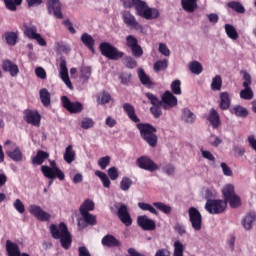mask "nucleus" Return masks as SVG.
<instances>
[{"label":"nucleus","instance_id":"f257e3e1","mask_svg":"<svg viewBox=\"0 0 256 256\" xmlns=\"http://www.w3.org/2000/svg\"><path fill=\"white\" fill-rule=\"evenodd\" d=\"M123 7L125 9H131L134 7L136 15L151 21V19H157L159 17V10L157 8H151L147 5V2L143 0H123Z\"/></svg>","mask_w":256,"mask_h":256},{"label":"nucleus","instance_id":"f03ea898","mask_svg":"<svg viewBox=\"0 0 256 256\" xmlns=\"http://www.w3.org/2000/svg\"><path fill=\"white\" fill-rule=\"evenodd\" d=\"M50 233L53 239H60V243L63 249H69V247H71V234L69 233V230L67 229V225H65V223L61 222L59 226L51 224Z\"/></svg>","mask_w":256,"mask_h":256},{"label":"nucleus","instance_id":"7ed1b4c3","mask_svg":"<svg viewBox=\"0 0 256 256\" xmlns=\"http://www.w3.org/2000/svg\"><path fill=\"white\" fill-rule=\"evenodd\" d=\"M137 129L140 131V136L150 147H157V128L148 123H138L136 125Z\"/></svg>","mask_w":256,"mask_h":256},{"label":"nucleus","instance_id":"20e7f679","mask_svg":"<svg viewBox=\"0 0 256 256\" xmlns=\"http://www.w3.org/2000/svg\"><path fill=\"white\" fill-rule=\"evenodd\" d=\"M205 210L210 215H221L227 210V201L221 199H208L205 204Z\"/></svg>","mask_w":256,"mask_h":256},{"label":"nucleus","instance_id":"39448f33","mask_svg":"<svg viewBox=\"0 0 256 256\" xmlns=\"http://www.w3.org/2000/svg\"><path fill=\"white\" fill-rule=\"evenodd\" d=\"M50 166H41V172L43 173L44 177L46 179H59L60 181H63L65 179V173L61 171L57 167V163L55 161H50Z\"/></svg>","mask_w":256,"mask_h":256},{"label":"nucleus","instance_id":"423d86ee","mask_svg":"<svg viewBox=\"0 0 256 256\" xmlns=\"http://www.w3.org/2000/svg\"><path fill=\"white\" fill-rule=\"evenodd\" d=\"M100 51L104 57L112 61H118V59H122L123 57V52L117 50V48L107 42L100 44Z\"/></svg>","mask_w":256,"mask_h":256},{"label":"nucleus","instance_id":"0eeeda50","mask_svg":"<svg viewBox=\"0 0 256 256\" xmlns=\"http://www.w3.org/2000/svg\"><path fill=\"white\" fill-rule=\"evenodd\" d=\"M24 36L28 39H32L33 41L37 42L38 45H40V47L47 46V41H45V38H43V36H41V34L37 32V26L25 25Z\"/></svg>","mask_w":256,"mask_h":256},{"label":"nucleus","instance_id":"6e6552de","mask_svg":"<svg viewBox=\"0 0 256 256\" xmlns=\"http://www.w3.org/2000/svg\"><path fill=\"white\" fill-rule=\"evenodd\" d=\"M145 95L152 105V107H150V112L152 113L153 117H155V119H159V117L163 115V111L161 109L163 107V104L161 100H159V98H157L151 92H147Z\"/></svg>","mask_w":256,"mask_h":256},{"label":"nucleus","instance_id":"1a4fd4ad","mask_svg":"<svg viewBox=\"0 0 256 256\" xmlns=\"http://www.w3.org/2000/svg\"><path fill=\"white\" fill-rule=\"evenodd\" d=\"M189 221L192 225L194 231H201V227L203 224V217L201 216V212L195 207H190L188 210Z\"/></svg>","mask_w":256,"mask_h":256},{"label":"nucleus","instance_id":"9d476101","mask_svg":"<svg viewBox=\"0 0 256 256\" xmlns=\"http://www.w3.org/2000/svg\"><path fill=\"white\" fill-rule=\"evenodd\" d=\"M122 19L127 27H130V29H134L135 31H140V33H143V25L139 24L137 18H135V15H133L131 12L124 11L122 13Z\"/></svg>","mask_w":256,"mask_h":256},{"label":"nucleus","instance_id":"9b49d317","mask_svg":"<svg viewBox=\"0 0 256 256\" xmlns=\"http://www.w3.org/2000/svg\"><path fill=\"white\" fill-rule=\"evenodd\" d=\"M29 213L31 215H33V217H35L36 219H38V221H49L51 219V214L45 210H43V208H41V206L39 205H35L32 204L29 206Z\"/></svg>","mask_w":256,"mask_h":256},{"label":"nucleus","instance_id":"f8f14e48","mask_svg":"<svg viewBox=\"0 0 256 256\" xmlns=\"http://www.w3.org/2000/svg\"><path fill=\"white\" fill-rule=\"evenodd\" d=\"M62 105L64 109H67L69 113H81L83 111V104L81 102H71L69 97H61Z\"/></svg>","mask_w":256,"mask_h":256},{"label":"nucleus","instance_id":"ddd939ff","mask_svg":"<svg viewBox=\"0 0 256 256\" xmlns=\"http://www.w3.org/2000/svg\"><path fill=\"white\" fill-rule=\"evenodd\" d=\"M137 165L140 169H144L145 171H150V173H153V171H157L159 169V166L151 160L148 156H141L137 159Z\"/></svg>","mask_w":256,"mask_h":256},{"label":"nucleus","instance_id":"4468645a","mask_svg":"<svg viewBox=\"0 0 256 256\" xmlns=\"http://www.w3.org/2000/svg\"><path fill=\"white\" fill-rule=\"evenodd\" d=\"M162 107L166 111H169V109H173V107H177V97L171 93V91L167 90L162 95Z\"/></svg>","mask_w":256,"mask_h":256},{"label":"nucleus","instance_id":"2eb2a0df","mask_svg":"<svg viewBox=\"0 0 256 256\" xmlns=\"http://www.w3.org/2000/svg\"><path fill=\"white\" fill-rule=\"evenodd\" d=\"M48 13L54 15L56 19H63V13H61V2L59 0H46Z\"/></svg>","mask_w":256,"mask_h":256},{"label":"nucleus","instance_id":"dca6fc26","mask_svg":"<svg viewBox=\"0 0 256 256\" xmlns=\"http://www.w3.org/2000/svg\"><path fill=\"white\" fill-rule=\"evenodd\" d=\"M24 119L29 125L39 127L41 125V114L35 110H25Z\"/></svg>","mask_w":256,"mask_h":256},{"label":"nucleus","instance_id":"f3484780","mask_svg":"<svg viewBox=\"0 0 256 256\" xmlns=\"http://www.w3.org/2000/svg\"><path fill=\"white\" fill-rule=\"evenodd\" d=\"M60 78L63 83L68 87V89L73 90V84L71 83V79L69 78V69H67V61L62 59L60 61Z\"/></svg>","mask_w":256,"mask_h":256},{"label":"nucleus","instance_id":"a211bd4d","mask_svg":"<svg viewBox=\"0 0 256 256\" xmlns=\"http://www.w3.org/2000/svg\"><path fill=\"white\" fill-rule=\"evenodd\" d=\"M137 223L144 231H155V221L151 220L147 215L138 216Z\"/></svg>","mask_w":256,"mask_h":256},{"label":"nucleus","instance_id":"6ab92c4d","mask_svg":"<svg viewBox=\"0 0 256 256\" xmlns=\"http://www.w3.org/2000/svg\"><path fill=\"white\" fill-rule=\"evenodd\" d=\"M117 215L120 221L126 225V227H130V225L133 223V220H131V215L129 214V210L127 209V205L121 204L118 208Z\"/></svg>","mask_w":256,"mask_h":256},{"label":"nucleus","instance_id":"aec40b11","mask_svg":"<svg viewBox=\"0 0 256 256\" xmlns=\"http://www.w3.org/2000/svg\"><path fill=\"white\" fill-rule=\"evenodd\" d=\"M12 149L7 148L6 155L16 163L23 161V152H21L19 146H17V144H12Z\"/></svg>","mask_w":256,"mask_h":256},{"label":"nucleus","instance_id":"412c9836","mask_svg":"<svg viewBox=\"0 0 256 256\" xmlns=\"http://www.w3.org/2000/svg\"><path fill=\"white\" fill-rule=\"evenodd\" d=\"M2 69L6 73H10L11 77H17L19 75V66L9 59L2 62Z\"/></svg>","mask_w":256,"mask_h":256},{"label":"nucleus","instance_id":"4be33fe9","mask_svg":"<svg viewBox=\"0 0 256 256\" xmlns=\"http://www.w3.org/2000/svg\"><path fill=\"white\" fill-rule=\"evenodd\" d=\"M256 222V215L255 213H249L241 221V225L245 231H251L253 229V225Z\"/></svg>","mask_w":256,"mask_h":256},{"label":"nucleus","instance_id":"5701e85b","mask_svg":"<svg viewBox=\"0 0 256 256\" xmlns=\"http://www.w3.org/2000/svg\"><path fill=\"white\" fill-rule=\"evenodd\" d=\"M6 251L8 256H21V250L19 249V245L12 242L11 240L6 241Z\"/></svg>","mask_w":256,"mask_h":256},{"label":"nucleus","instance_id":"b1692460","mask_svg":"<svg viewBox=\"0 0 256 256\" xmlns=\"http://www.w3.org/2000/svg\"><path fill=\"white\" fill-rule=\"evenodd\" d=\"M123 109L133 123H139V121H141L139 117H137V114H135V107H133V105L125 103L123 104Z\"/></svg>","mask_w":256,"mask_h":256},{"label":"nucleus","instance_id":"393cba45","mask_svg":"<svg viewBox=\"0 0 256 256\" xmlns=\"http://www.w3.org/2000/svg\"><path fill=\"white\" fill-rule=\"evenodd\" d=\"M40 100L43 107H51V93L47 88H42L39 91Z\"/></svg>","mask_w":256,"mask_h":256},{"label":"nucleus","instance_id":"a878e982","mask_svg":"<svg viewBox=\"0 0 256 256\" xmlns=\"http://www.w3.org/2000/svg\"><path fill=\"white\" fill-rule=\"evenodd\" d=\"M81 41L82 43L92 51V53H95V39H93V36L84 33L81 35Z\"/></svg>","mask_w":256,"mask_h":256},{"label":"nucleus","instance_id":"bb28decb","mask_svg":"<svg viewBox=\"0 0 256 256\" xmlns=\"http://www.w3.org/2000/svg\"><path fill=\"white\" fill-rule=\"evenodd\" d=\"M225 33L231 41H237L239 39V32H237V28L231 24L224 25Z\"/></svg>","mask_w":256,"mask_h":256},{"label":"nucleus","instance_id":"cd10ccee","mask_svg":"<svg viewBox=\"0 0 256 256\" xmlns=\"http://www.w3.org/2000/svg\"><path fill=\"white\" fill-rule=\"evenodd\" d=\"M219 107L222 111H227V109L231 107V98L229 97V93L227 92L220 93Z\"/></svg>","mask_w":256,"mask_h":256},{"label":"nucleus","instance_id":"c85d7f7f","mask_svg":"<svg viewBox=\"0 0 256 256\" xmlns=\"http://www.w3.org/2000/svg\"><path fill=\"white\" fill-rule=\"evenodd\" d=\"M182 9L187 13H195L197 0H181Z\"/></svg>","mask_w":256,"mask_h":256},{"label":"nucleus","instance_id":"c756f323","mask_svg":"<svg viewBox=\"0 0 256 256\" xmlns=\"http://www.w3.org/2000/svg\"><path fill=\"white\" fill-rule=\"evenodd\" d=\"M208 121L214 127V129H217L219 125H221V120L219 118V113L215 109L210 110V114L208 116Z\"/></svg>","mask_w":256,"mask_h":256},{"label":"nucleus","instance_id":"7c9ffc66","mask_svg":"<svg viewBox=\"0 0 256 256\" xmlns=\"http://www.w3.org/2000/svg\"><path fill=\"white\" fill-rule=\"evenodd\" d=\"M102 245H105L106 247H120L121 242H119L113 235H106L102 238Z\"/></svg>","mask_w":256,"mask_h":256},{"label":"nucleus","instance_id":"2f4dec72","mask_svg":"<svg viewBox=\"0 0 256 256\" xmlns=\"http://www.w3.org/2000/svg\"><path fill=\"white\" fill-rule=\"evenodd\" d=\"M197 119V116L195 115V113H193V111L189 110V108H184L182 110V121H184V123H195V120Z\"/></svg>","mask_w":256,"mask_h":256},{"label":"nucleus","instance_id":"473e14b6","mask_svg":"<svg viewBox=\"0 0 256 256\" xmlns=\"http://www.w3.org/2000/svg\"><path fill=\"white\" fill-rule=\"evenodd\" d=\"M45 159H49V153L39 150L35 157L32 158L33 165H43Z\"/></svg>","mask_w":256,"mask_h":256},{"label":"nucleus","instance_id":"72a5a7b5","mask_svg":"<svg viewBox=\"0 0 256 256\" xmlns=\"http://www.w3.org/2000/svg\"><path fill=\"white\" fill-rule=\"evenodd\" d=\"M98 105H107V103H111V94L107 91H102L96 96Z\"/></svg>","mask_w":256,"mask_h":256},{"label":"nucleus","instance_id":"f704fd0d","mask_svg":"<svg viewBox=\"0 0 256 256\" xmlns=\"http://www.w3.org/2000/svg\"><path fill=\"white\" fill-rule=\"evenodd\" d=\"M230 112L235 115L236 117H247L249 115V111L247 108L241 106V105H236L231 108Z\"/></svg>","mask_w":256,"mask_h":256},{"label":"nucleus","instance_id":"c9c22d12","mask_svg":"<svg viewBox=\"0 0 256 256\" xmlns=\"http://www.w3.org/2000/svg\"><path fill=\"white\" fill-rule=\"evenodd\" d=\"M64 161H66V163L71 164L73 163V161H75V150H73V146L72 145H68L66 147L65 153H64Z\"/></svg>","mask_w":256,"mask_h":256},{"label":"nucleus","instance_id":"e433bc0d","mask_svg":"<svg viewBox=\"0 0 256 256\" xmlns=\"http://www.w3.org/2000/svg\"><path fill=\"white\" fill-rule=\"evenodd\" d=\"M95 209V202L91 199H86L80 206V213H89V211H93Z\"/></svg>","mask_w":256,"mask_h":256},{"label":"nucleus","instance_id":"4c0bfd02","mask_svg":"<svg viewBox=\"0 0 256 256\" xmlns=\"http://www.w3.org/2000/svg\"><path fill=\"white\" fill-rule=\"evenodd\" d=\"M138 77L142 85H145L146 87H151L153 85L151 78L145 73V71L142 68L138 69Z\"/></svg>","mask_w":256,"mask_h":256},{"label":"nucleus","instance_id":"58836bf2","mask_svg":"<svg viewBox=\"0 0 256 256\" xmlns=\"http://www.w3.org/2000/svg\"><path fill=\"white\" fill-rule=\"evenodd\" d=\"M227 7H229V9H232V11H235L236 13H239L241 15L245 13V6H243L241 2H237V1L228 2Z\"/></svg>","mask_w":256,"mask_h":256},{"label":"nucleus","instance_id":"ea45409f","mask_svg":"<svg viewBox=\"0 0 256 256\" xmlns=\"http://www.w3.org/2000/svg\"><path fill=\"white\" fill-rule=\"evenodd\" d=\"M96 177H99L101 180L103 187L106 189H109L111 187V180H109V176L105 174V172H102L100 170L95 171Z\"/></svg>","mask_w":256,"mask_h":256},{"label":"nucleus","instance_id":"a19ab883","mask_svg":"<svg viewBox=\"0 0 256 256\" xmlns=\"http://www.w3.org/2000/svg\"><path fill=\"white\" fill-rule=\"evenodd\" d=\"M83 221L87 225H96L97 224V217L89 212H80Z\"/></svg>","mask_w":256,"mask_h":256},{"label":"nucleus","instance_id":"79ce46f5","mask_svg":"<svg viewBox=\"0 0 256 256\" xmlns=\"http://www.w3.org/2000/svg\"><path fill=\"white\" fill-rule=\"evenodd\" d=\"M189 69L194 75H201L203 73V65L199 61L191 62Z\"/></svg>","mask_w":256,"mask_h":256},{"label":"nucleus","instance_id":"37998d69","mask_svg":"<svg viewBox=\"0 0 256 256\" xmlns=\"http://www.w3.org/2000/svg\"><path fill=\"white\" fill-rule=\"evenodd\" d=\"M153 207H156V209H158V211H161L165 215H169L171 213V211H173L171 206H169L163 202H154Z\"/></svg>","mask_w":256,"mask_h":256},{"label":"nucleus","instance_id":"c03bdc74","mask_svg":"<svg viewBox=\"0 0 256 256\" xmlns=\"http://www.w3.org/2000/svg\"><path fill=\"white\" fill-rule=\"evenodd\" d=\"M23 0H4V5L9 11H17V6L21 5Z\"/></svg>","mask_w":256,"mask_h":256},{"label":"nucleus","instance_id":"a18cd8bd","mask_svg":"<svg viewBox=\"0 0 256 256\" xmlns=\"http://www.w3.org/2000/svg\"><path fill=\"white\" fill-rule=\"evenodd\" d=\"M222 193L224 195L225 201H227V199H230L231 197L236 195L235 187L233 186V184H228L223 188Z\"/></svg>","mask_w":256,"mask_h":256},{"label":"nucleus","instance_id":"49530a36","mask_svg":"<svg viewBox=\"0 0 256 256\" xmlns=\"http://www.w3.org/2000/svg\"><path fill=\"white\" fill-rule=\"evenodd\" d=\"M7 45H16L17 44V33L16 32H6L3 35Z\"/></svg>","mask_w":256,"mask_h":256},{"label":"nucleus","instance_id":"de8ad7c7","mask_svg":"<svg viewBox=\"0 0 256 256\" xmlns=\"http://www.w3.org/2000/svg\"><path fill=\"white\" fill-rule=\"evenodd\" d=\"M174 253L173 256H183L185 252V245L181 243V241L176 240L173 244Z\"/></svg>","mask_w":256,"mask_h":256},{"label":"nucleus","instance_id":"09e8293b","mask_svg":"<svg viewBox=\"0 0 256 256\" xmlns=\"http://www.w3.org/2000/svg\"><path fill=\"white\" fill-rule=\"evenodd\" d=\"M138 207H139V209H141L142 211H149V213H152V215H159V213L157 212V210L155 209V207H153V205H151V204H149V203L139 202V203H138Z\"/></svg>","mask_w":256,"mask_h":256},{"label":"nucleus","instance_id":"8fccbe9b","mask_svg":"<svg viewBox=\"0 0 256 256\" xmlns=\"http://www.w3.org/2000/svg\"><path fill=\"white\" fill-rule=\"evenodd\" d=\"M221 87H223V80L221 79V77L219 75H216L212 79L211 89H212V91H221Z\"/></svg>","mask_w":256,"mask_h":256},{"label":"nucleus","instance_id":"3c124183","mask_svg":"<svg viewBox=\"0 0 256 256\" xmlns=\"http://www.w3.org/2000/svg\"><path fill=\"white\" fill-rule=\"evenodd\" d=\"M224 201H226V203H229L232 209H237V207H241V198H239L237 194Z\"/></svg>","mask_w":256,"mask_h":256},{"label":"nucleus","instance_id":"603ef678","mask_svg":"<svg viewBox=\"0 0 256 256\" xmlns=\"http://www.w3.org/2000/svg\"><path fill=\"white\" fill-rule=\"evenodd\" d=\"M240 98L247 101L253 99V90H251V87H244V89L240 92Z\"/></svg>","mask_w":256,"mask_h":256},{"label":"nucleus","instance_id":"864d4df0","mask_svg":"<svg viewBox=\"0 0 256 256\" xmlns=\"http://www.w3.org/2000/svg\"><path fill=\"white\" fill-rule=\"evenodd\" d=\"M132 185H133V181L130 180L129 177H123L120 182V189L122 191H129V189H131Z\"/></svg>","mask_w":256,"mask_h":256},{"label":"nucleus","instance_id":"5fc2aeb1","mask_svg":"<svg viewBox=\"0 0 256 256\" xmlns=\"http://www.w3.org/2000/svg\"><path fill=\"white\" fill-rule=\"evenodd\" d=\"M94 125H95V121L93 120V118H89V117L82 118V121H81L82 129H91L94 127Z\"/></svg>","mask_w":256,"mask_h":256},{"label":"nucleus","instance_id":"6e6d98bb","mask_svg":"<svg viewBox=\"0 0 256 256\" xmlns=\"http://www.w3.org/2000/svg\"><path fill=\"white\" fill-rule=\"evenodd\" d=\"M168 62L167 60H158L154 64V71L156 73H159V71H163L164 69H167Z\"/></svg>","mask_w":256,"mask_h":256},{"label":"nucleus","instance_id":"4d7b16f0","mask_svg":"<svg viewBox=\"0 0 256 256\" xmlns=\"http://www.w3.org/2000/svg\"><path fill=\"white\" fill-rule=\"evenodd\" d=\"M171 90L174 95H181V80H174L171 83Z\"/></svg>","mask_w":256,"mask_h":256},{"label":"nucleus","instance_id":"13d9d810","mask_svg":"<svg viewBox=\"0 0 256 256\" xmlns=\"http://www.w3.org/2000/svg\"><path fill=\"white\" fill-rule=\"evenodd\" d=\"M13 207L20 213V215H23V213H25V205L23 204L21 199H16L13 203Z\"/></svg>","mask_w":256,"mask_h":256},{"label":"nucleus","instance_id":"bf43d9fd","mask_svg":"<svg viewBox=\"0 0 256 256\" xmlns=\"http://www.w3.org/2000/svg\"><path fill=\"white\" fill-rule=\"evenodd\" d=\"M123 62L128 69H135V67H137V61H135L131 56L125 57Z\"/></svg>","mask_w":256,"mask_h":256},{"label":"nucleus","instance_id":"052dcab7","mask_svg":"<svg viewBox=\"0 0 256 256\" xmlns=\"http://www.w3.org/2000/svg\"><path fill=\"white\" fill-rule=\"evenodd\" d=\"M111 162V158L109 156L102 157L98 160V165L101 169L105 170L109 167V163Z\"/></svg>","mask_w":256,"mask_h":256},{"label":"nucleus","instance_id":"680f3d73","mask_svg":"<svg viewBox=\"0 0 256 256\" xmlns=\"http://www.w3.org/2000/svg\"><path fill=\"white\" fill-rule=\"evenodd\" d=\"M126 45L127 47L132 49L133 47L139 45V43L137 41V38H135L133 35H129L126 37Z\"/></svg>","mask_w":256,"mask_h":256},{"label":"nucleus","instance_id":"e2e57ef3","mask_svg":"<svg viewBox=\"0 0 256 256\" xmlns=\"http://www.w3.org/2000/svg\"><path fill=\"white\" fill-rule=\"evenodd\" d=\"M108 176L110 177L111 181H117L119 178V171H117L116 167H111L108 169Z\"/></svg>","mask_w":256,"mask_h":256},{"label":"nucleus","instance_id":"0e129e2a","mask_svg":"<svg viewBox=\"0 0 256 256\" xmlns=\"http://www.w3.org/2000/svg\"><path fill=\"white\" fill-rule=\"evenodd\" d=\"M159 53H161V55H164V57H169L171 55V51L165 43L159 44Z\"/></svg>","mask_w":256,"mask_h":256},{"label":"nucleus","instance_id":"69168bd1","mask_svg":"<svg viewBox=\"0 0 256 256\" xmlns=\"http://www.w3.org/2000/svg\"><path fill=\"white\" fill-rule=\"evenodd\" d=\"M209 143L213 146V147H219L221 145V143H223V140H221V138H219L218 136L215 135H211L209 137Z\"/></svg>","mask_w":256,"mask_h":256},{"label":"nucleus","instance_id":"338daca9","mask_svg":"<svg viewBox=\"0 0 256 256\" xmlns=\"http://www.w3.org/2000/svg\"><path fill=\"white\" fill-rule=\"evenodd\" d=\"M81 77L82 79H89L91 77V68L88 66H84L81 68Z\"/></svg>","mask_w":256,"mask_h":256},{"label":"nucleus","instance_id":"774afa93","mask_svg":"<svg viewBox=\"0 0 256 256\" xmlns=\"http://www.w3.org/2000/svg\"><path fill=\"white\" fill-rule=\"evenodd\" d=\"M35 75L38 79H47V72L43 69V67H37L35 69Z\"/></svg>","mask_w":256,"mask_h":256}]
</instances>
